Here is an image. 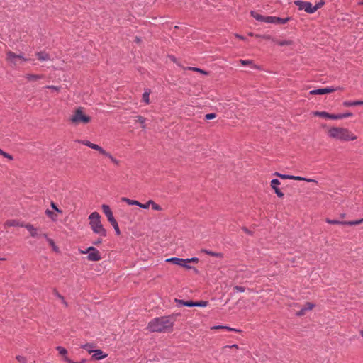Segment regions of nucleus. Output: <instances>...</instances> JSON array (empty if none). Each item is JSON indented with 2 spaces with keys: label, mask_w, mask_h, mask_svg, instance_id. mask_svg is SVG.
I'll return each mask as SVG.
<instances>
[{
  "label": "nucleus",
  "mask_w": 363,
  "mask_h": 363,
  "mask_svg": "<svg viewBox=\"0 0 363 363\" xmlns=\"http://www.w3.org/2000/svg\"><path fill=\"white\" fill-rule=\"evenodd\" d=\"M228 347H230V348H238V345H233L231 346H228Z\"/></svg>",
  "instance_id": "obj_61"
},
{
  "label": "nucleus",
  "mask_w": 363,
  "mask_h": 363,
  "mask_svg": "<svg viewBox=\"0 0 363 363\" xmlns=\"http://www.w3.org/2000/svg\"><path fill=\"white\" fill-rule=\"evenodd\" d=\"M352 116V113L350 112H347L342 114H333V116L331 117V119L333 120H338V119H342L347 117Z\"/></svg>",
  "instance_id": "obj_20"
},
{
  "label": "nucleus",
  "mask_w": 363,
  "mask_h": 363,
  "mask_svg": "<svg viewBox=\"0 0 363 363\" xmlns=\"http://www.w3.org/2000/svg\"><path fill=\"white\" fill-rule=\"evenodd\" d=\"M339 88L335 89V88H330V87L318 89H314V90L311 91L310 94L312 95L325 94L332 93V92L337 90Z\"/></svg>",
  "instance_id": "obj_11"
},
{
  "label": "nucleus",
  "mask_w": 363,
  "mask_h": 363,
  "mask_svg": "<svg viewBox=\"0 0 363 363\" xmlns=\"http://www.w3.org/2000/svg\"><path fill=\"white\" fill-rule=\"evenodd\" d=\"M121 201L125 202L128 205H130V206L135 205V206H139V205H140L139 201H138L136 200H132V199H130L126 197H122Z\"/></svg>",
  "instance_id": "obj_21"
},
{
  "label": "nucleus",
  "mask_w": 363,
  "mask_h": 363,
  "mask_svg": "<svg viewBox=\"0 0 363 363\" xmlns=\"http://www.w3.org/2000/svg\"><path fill=\"white\" fill-rule=\"evenodd\" d=\"M21 224L22 223H19L16 220H9L6 221L4 225L6 227H11V226H21Z\"/></svg>",
  "instance_id": "obj_26"
},
{
  "label": "nucleus",
  "mask_w": 363,
  "mask_h": 363,
  "mask_svg": "<svg viewBox=\"0 0 363 363\" xmlns=\"http://www.w3.org/2000/svg\"><path fill=\"white\" fill-rule=\"evenodd\" d=\"M208 304V301H201L195 302L194 306L206 307Z\"/></svg>",
  "instance_id": "obj_43"
},
{
  "label": "nucleus",
  "mask_w": 363,
  "mask_h": 363,
  "mask_svg": "<svg viewBox=\"0 0 363 363\" xmlns=\"http://www.w3.org/2000/svg\"><path fill=\"white\" fill-rule=\"evenodd\" d=\"M6 60L9 63L12 64L14 66L18 65L20 60L28 61V59L24 57L22 54L16 55L11 51L6 52Z\"/></svg>",
  "instance_id": "obj_6"
},
{
  "label": "nucleus",
  "mask_w": 363,
  "mask_h": 363,
  "mask_svg": "<svg viewBox=\"0 0 363 363\" xmlns=\"http://www.w3.org/2000/svg\"><path fill=\"white\" fill-rule=\"evenodd\" d=\"M186 264L187 263H190V262L198 263V262H199V259L196 258V257H193V258H190V259H186Z\"/></svg>",
  "instance_id": "obj_50"
},
{
  "label": "nucleus",
  "mask_w": 363,
  "mask_h": 363,
  "mask_svg": "<svg viewBox=\"0 0 363 363\" xmlns=\"http://www.w3.org/2000/svg\"><path fill=\"white\" fill-rule=\"evenodd\" d=\"M36 56L38 57V60L40 61H47L50 60V55L44 52H36Z\"/></svg>",
  "instance_id": "obj_19"
},
{
  "label": "nucleus",
  "mask_w": 363,
  "mask_h": 363,
  "mask_svg": "<svg viewBox=\"0 0 363 363\" xmlns=\"http://www.w3.org/2000/svg\"><path fill=\"white\" fill-rule=\"evenodd\" d=\"M234 289L236 290L238 292H244L245 289L242 286H235L234 287Z\"/></svg>",
  "instance_id": "obj_52"
},
{
  "label": "nucleus",
  "mask_w": 363,
  "mask_h": 363,
  "mask_svg": "<svg viewBox=\"0 0 363 363\" xmlns=\"http://www.w3.org/2000/svg\"><path fill=\"white\" fill-rule=\"evenodd\" d=\"M21 227L26 228L27 229V230L30 233V236L33 238H40V237L47 238V234L39 233L38 230L31 224H29V223L26 224V225L21 224Z\"/></svg>",
  "instance_id": "obj_7"
},
{
  "label": "nucleus",
  "mask_w": 363,
  "mask_h": 363,
  "mask_svg": "<svg viewBox=\"0 0 363 363\" xmlns=\"http://www.w3.org/2000/svg\"><path fill=\"white\" fill-rule=\"evenodd\" d=\"M289 21V18H281L276 16H267V23L276 24H285Z\"/></svg>",
  "instance_id": "obj_10"
},
{
  "label": "nucleus",
  "mask_w": 363,
  "mask_h": 363,
  "mask_svg": "<svg viewBox=\"0 0 363 363\" xmlns=\"http://www.w3.org/2000/svg\"><path fill=\"white\" fill-rule=\"evenodd\" d=\"M65 361L67 362V363H85L86 362V359H82L81 362H74L72 359H70L68 357H65Z\"/></svg>",
  "instance_id": "obj_47"
},
{
  "label": "nucleus",
  "mask_w": 363,
  "mask_h": 363,
  "mask_svg": "<svg viewBox=\"0 0 363 363\" xmlns=\"http://www.w3.org/2000/svg\"><path fill=\"white\" fill-rule=\"evenodd\" d=\"M135 121L140 123L142 125L143 128H145V118L144 117H143L141 116H137L135 117Z\"/></svg>",
  "instance_id": "obj_36"
},
{
  "label": "nucleus",
  "mask_w": 363,
  "mask_h": 363,
  "mask_svg": "<svg viewBox=\"0 0 363 363\" xmlns=\"http://www.w3.org/2000/svg\"><path fill=\"white\" fill-rule=\"evenodd\" d=\"M83 253H89L88 259L90 261H99L101 259V256L99 250L93 247H90L86 252Z\"/></svg>",
  "instance_id": "obj_8"
},
{
  "label": "nucleus",
  "mask_w": 363,
  "mask_h": 363,
  "mask_svg": "<svg viewBox=\"0 0 363 363\" xmlns=\"http://www.w3.org/2000/svg\"><path fill=\"white\" fill-rule=\"evenodd\" d=\"M274 191L277 196H279L280 198H282L284 196V194L281 192V191L279 189H276V190H274Z\"/></svg>",
  "instance_id": "obj_51"
},
{
  "label": "nucleus",
  "mask_w": 363,
  "mask_h": 363,
  "mask_svg": "<svg viewBox=\"0 0 363 363\" xmlns=\"http://www.w3.org/2000/svg\"><path fill=\"white\" fill-rule=\"evenodd\" d=\"M276 175L277 177H280L281 179H291V178H292V175L281 174L279 173H276Z\"/></svg>",
  "instance_id": "obj_46"
},
{
  "label": "nucleus",
  "mask_w": 363,
  "mask_h": 363,
  "mask_svg": "<svg viewBox=\"0 0 363 363\" xmlns=\"http://www.w3.org/2000/svg\"><path fill=\"white\" fill-rule=\"evenodd\" d=\"M295 4L298 7L300 10H304L306 12L308 13H315L323 4H318L315 6H313L310 2L303 1H296Z\"/></svg>",
  "instance_id": "obj_5"
},
{
  "label": "nucleus",
  "mask_w": 363,
  "mask_h": 363,
  "mask_svg": "<svg viewBox=\"0 0 363 363\" xmlns=\"http://www.w3.org/2000/svg\"><path fill=\"white\" fill-rule=\"evenodd\" d=\"M89 225L93 232L101 237H106L107 234L106 230L101 223V216L99 213L98 212L91 213L89 216Z\"/></svg>",
  "instance_id": "obj_3"
},
{
  "label": "nucleus",
  "mask_w": 363,
  "mask_h": 363,
  "mask_svg": "<svg viewBox=\"0 0 363 363\" xmlns=\"http://www.w3.org/2000/svg\"><path fill=\"white\" fill-rule=\"evenodd\" d=\"M240 62L241 65L245 66L249 65L253 68H256V66L253 64V61L250 60H240Z\"/></svg>",
  "instance_id": "obj_30"
},
{
  "label": "nucleus",
  "mask_w": 363,
  "mask_h": 363,
  "mask_svg": "<svg viewBox=\"0 0 363 363\" xmlns=\"http://www.w3.org/2000/svg\"><path fill=\"white\" fill-rule=\"evenodd\" d=\"M280 184V182L277 179H272L271 181V186L272 188L274 189V190H276V189H279L278 188V186Z\"/></svg>",
  "instance_id": "obj_38"
},
{
  "label": "nucleus",
  "mask_w": 363,
  "mask_h": 363,
  "mask_svg": "<svg viewBox=\"0 0 363 363\" xmlns=\"http://www.w3.org/2000/svg\"><path fill=\"white\" fill-rule=\"evenodd\" d=\"M216 329H225L228 331H235L238 332V330L235 328H230L228 326H223V325H218V326H213L211 328V330H216Z\"/></svg>",
  "instance_id": "obj_29"
},
{
  "label": "nucleus",
  "mask_w": 363,
  "mask_h": 363,
  "mask_svg": "<svg viewBox=\"0 0 363 363\" xmlns=\"http://www.w3.org/2000/svg\"><path fill=\"white\" fill-rule=\"evenodd\" d=\"M150 203V200H149L146 203H144V204L140 203L139 207L144 208V209H147L150 206H151V203Z\"/></svg>",
  "instance_id": "obj_48"
},
{
  "label": "nucleus",
  "mask_w": 363,
  "mask_h": 363,
  "mask_svg": "<svg viewBox=\"0 0 363 363\" xmlns=\"http://www.w3.org/2000/svg\"><path fill=\"white\" fill-rule=\"evenodd\" d=\"M166 262H171L174 264L178 265V266H182L184 265V264H186V259H181L177 257H171L166 259Z\"/></svg>",
  "instance_id": "obj_12"
},
{
  "label": "nucleus",
  "mask_w": 363,
  "mask_h": 363,
  "mask_svg": "<svg viewBox=\"0 0 363 363\" xmlns=\"http://www.w3.org/2000/svg\"><path fill=\"white\" fill-rule=\"evenodd\" d=\"M61 301H62V303L63 304L67 305V303H66V301H65V300L64 297H61Z\"/></svg>",
  "instance_id": "obj_60"
},
{
  "label": "nucleus",
  "mask_w": 363,
  "mask_h": 363,
  "mask_svg": "<svg viewBox=\"0 0 363 363\" xmlns=\"http://www.w3.org/2000/svg\"><path fill=\"white\" fill-rule=\"evenodd\" d=\"M43 77V75L39 74H27L26 76V78L30 82L36 81L38 79H42Z\"/></svg>",
  "instance_id": "obj_24"
},
{
  "label": "nucleus",
  "mask_w": 363,
  "mask_h": 363,
  "mask_svg": "<svg viewBox=\"0 0 363 363\" xmlns=\"http://www.w3.org/2000/svg\"><path fill=\"white\" fill-rule=\"evenodd\" d=\"M204 252L206 254L209 255L213 256V257H222V254L221 253H218V252H214L208 251V250H204Z\"/></svg>",
  "instance_id": "obj_41"
},
{
  "label": "nucleus",
  "mask_w": 363,
  "mask_h": 363,
  "mask_svg": "<svg viewBox=\"0 0 363 363\" xmlns=\"http://www.w3.org/2000/svg\"><path fill=\"white\" fill-rule=\"evenodd\" d=\"M188 69L193 70V71L197 72H200V73H202L206 75L208 74V72H206V71H204L200 68L189 67H188Z\"/></svg>",
  "instance_id": "obj_44"
},
{
  "label": "nucleus",
  "mask_w": 363,
  "mask_h": 363,
  "mask_svg": "<svg viewBox=\"0 0 363 363\" xmlns=\"http://www.w3.org/2000/svg\"><path fill=\"white\" fill-rule=\"evenodd\" d=\"M273 40L274 42H276L280 46H285V45H293V41L291 40Z\"/></svg>",
  "instance_id": "obj_25"
},
{
  "label": "nucleus",
  "mask_w": 363,
  "mask_h": 363,
  "mask_svg": "<svg viewBox=\"0 0 363 363\" xmlns=\"http://www.w3.org/2000/svg\"><path fill=\"white\" fill-rule=\"evenodd\" d=\"M82 143L86 146H88L89 147H90L93 150H95L99 152H101L103 150V148L101 146H99L96 144L92 143L88 140L82 141Z\"/></svg>",
  "instance_id": "obj_14"
},
{
  "label": "nucleus",
  "mask_w": 363,
  "mask_h": 363,
  "mask_svg": "<svg viewBox=\"0 0 363 363\" xmlns=\"http://www.w3.org/2000/svg\"><path fill=\"white\" fill-rule=\"evenodd\" d=\"M81 347L85 349L90 354L94 352L95 351V350H94V345L90 343L82 345H81Z\"/></svg>",
  "instance_id": "obj_27"
},
{
  "label": "nucleus",
  "mask_w": 363,
  "mask_h": 363,
  "mask_svg": "<svg viewBox=\"0 0 363 363\" xmlns=\"http://www.w3.org/2000/svg\"><path fill=\"white\" fill-rule=\"evenodd\" d=\"M57 297L59 298V299H61V297H63V296H61L60 294H57Z\"/></svg>",
  "instance_id": "obj_64"
},
{
  "label": "nucleus",
  "mask_w": 363,
  "mask_h": 363,
  "mask_svg": "<svg viewBox=\"0 0 363 363\" xmlns=\"http://www.w3.org/2000/svg\"><path fill=\"white\" fill-rule=\"evenodd\" d=\"M243 230H244L246 233H248V234H250V231H249L247 228H243Z\"/></svg>",
  "instance_id": "obj_63"
},
{
  "label": "nucleus",
  "mask_w": 363,
  "mask_h": 363,
  "mask_svg": "<svg viewBox=\"0 0 363 363\" xmlns=\"http://www.w3.org/2000/svg\"><path fill=\"white\" fill-rule=\"evenodd\" d=\"M16 359L20 363H28V360L26 357L21 356V355H17L16 357Z\"/></svg>",
  "instance_id": "obj_42"
},
{
  "label": "nucleus",
  "mask_w": 363,
  "mask_h": 363,
  "mask_svg": "<svg viewBox=\"0 0 363 363\" xmlns=\"http://www.w3.org/2000/svg\"><path fill=\"white\" fill-rule=\"evenodd\" d=\"M45 213L48 216H49L52 220H56L57 216L54 212L51 211L50 210L47 209L45 211Z\"/></svg>",
  "instance_id": "obj_35"
},
{
  "label": "nucleus",
  "mask_w": 363,
  "mask_h": 363,
  "mask_svg": "<svg viewBox=\"0 0 363 363\" xmlns=\"http://www.w3.org/2000/svg\"><path fill=\"white\" fill-rule=\"evenodd\" d=\"M48 242L49 243V245H50V247L52 248V250L55 251V252H58L59 251V248L58 247L55 245L54 240L50 238H48L47 236V238H45Z\"/></svg>",
  "instance_id": "obj_28"
},
{
  "label": "nucleus",
  "mask_w": 363,
  "mask_h": 363,
  "mask_svg": "<svg viewBox=\"0 0 363 363\" xmlns=\"http://www.w3.org/2000/svg\"><path fill=\"white\" fill-rule=\"evenodd\" d=\"M150 91H145L143 94V100L147 104H150Z\"/></svg>",
  "instance_id": "obj_37"
},
{
  "label": "nucleus",
  "mask_w": 363,
  "mask_h": 363,
  "mask_svg": "<svg viewBox=\"0 0 363 363\" xmlns=\"http://www.w3.org/2000/svg\"><path fill=\"white\" fill-rule=\"evenodd\" d=\"M101 208H102L103 213L106 215L108 221L111 224L114 223L115 221H116V220L113 217V212L111 210L109 206H108L106 204H103L101 206Z\"/></svg>",
  "instance_id": "obj_9"
},
{
  "label": "nucleus",
  "mask_w": 363,
  "mask_h": 363,
  "mask_svg": "<svg viewBox=\"0 0 363 363\" xmlns=\"http://www.w3.org/2000/svg\"><path fill=\"white\" fill-rule=\"evenodd\" d=\"M101 155L107 157L114 164L118 165L120 162L117 159H116L111 153L106 151L104 149L100 152Z\"/></svg>",
  "instance_id": "obj_16"
},
{
  "label": "nucleus",
  "mask_w": 363,
  "mask_h": 363,
  "mask_svg": "<svg viewBox=\"0 0 363 363\" xmlns=\"http://www.w3.org/2000/svg\"><path fill=\"white\" fill-rule=\"evenodd\" d=\"M362 223H363V218L359 219V220H353V221H345L344 223V225H357L361 224Z\"/></svg>",
  "instance_id": "obj_32"
},
{
  "label": "nucleus",
  "mask_w": 363,
  "mask_h": 363,
  "mask_svg": "<svg viewBox=\"0 0 363 363\" xmlns=\"http://www.w3.org/2000/svg\"><path fill=\"white\" fill-rule=\"evenodd\" d=\"M70 121L74 125L86 124L91 121V118L84 113L82 108H78L71 116Z\"/></svg>",
  "instance_id": "obj_4"
},
{
  "label": "nucleus",
  "mask_w": 363,
  "mask_h": 363,
  "mask_svg": "<svg viewBox=\"0 0 363 363\" xmlns=\"http://www.w3.org/2000/svg\"><path fill=\"white\" fill-rule=\"evenodd\" d=\"M107 357V354H104L102 350L98 349L95 350L93 352L92 359L96 360H100Z\"/></svg>",
  "instance_id": "obj_17"
},
{
  "label": "nucleus",
  "mask_w": 363,
  "mask_h": 363,
  "mask_svg": "<svg viewBox=\"0 0 363 363\" xmlns=\"http://www.w3.org/2000/svg\"><path fill=\"white\" fill-rule=\"evenodd\" d=\"M327 134L331 138L342 141L354 140L357 138L347 128L341 127H332L328 130Z\"/></svg>",
  "instance_id": "obj_2"
},
{
  "label": "nucleus",
  "mask_w": 363,
  "mask_h": 363,
  "mask_svg": "<svg viewBox=\"0 0 363 363\" xmlns=\"http://www.w3.org/2000/svg\"><path fill=\"white\" fill-rule=\"evenodd\" d=\"M291 179L298 180V181H306L307 182L317 183V181L313 179H308V178H304V177H301L299 176H292Z\"/></svg>",
  "instance_id": "obj_23"
},
{
  "label": "nucleus",
  "mask_w": 363,
  "mask_h": 363,
  "mask_svg": "<svg viewBox=\"0 0 363 363\" xmlns=\"http://www.w3.org/2000/svg\"><path fill=\"white\" fill-rule=\"evenodd\" d=\"M185 301H186L181 300V299H177V298L175 299V302L177 303H178L179 305H182V306H184Z\"/></svg>",
  "instance_id": "obj_56"
},
{
  "label": "nucleus",
  "mask_w": 363,
  "mask_h": 363,
  "mask_svg": "<svg viewBox=\"0 0 363 363\" xmlns=\"http://www.w3.org/2000/svg\"><path fill=\"white\" fill-rule=\"evenodd\" d=\"M235 36L236 38H238L240 39V40H244V39H245V38H244L243 36L240 35H238V34H235Z\"/></svg>",
  "instance_id": "obj_57"
},
{
  "label": "nucleus",
  "mask_w": 363,
  "mask_h": 363,
  "mask_svg": "<svg viewBox=\"0 0 363 363\" xmlns=\"http://www.w3.org/2000/svg\"><path fill=\"white\" fill-rule=\"evenodd\" d=\"M250 14H251V16H252L257 21L267 23V16H264L261 14H259L258 13H257L255 11H251Z\"/></svg>",
  "instance_id": "obj_18"
},
{
  "label": "nucleus",
  "mask_w": 363,
  "mask_h": 363,
  "mask_svg": "<svg viewBox=\"0 0 363 363\" xmlns=\"http://www.w3.org/2000/svg\"><path fill=\"white\" fill-rule=\"evenodd\" d=\"M150 203H151V207L153 210H155V211H162V207L160 205H158L157 203H156L154 201L150 200Z\"/></svg>",
  "instance_id": "obj_39"
},
{
  "label": "nucleus",
  "mask_w": 363,
  "mask_h": 363,
  "mask_svg": "<svg viewBox=\"0 0 363 363\" xmlns=\"http://www.w3.org/2000/svg\"><path fill=\"white\" fill-rule=\"evenodd\" d=\"M325 221L328 223L333 224V225H344V223L345 222V221H340L337 220H331L329 218H326Z\"/></svg>",
  "instance_id": "obj_34"
},
{
  "label": "nucleus",
  "mask_w": 363,
  "mask_h": 363,
  "mask_svg": "<svg viewBox=\"0 0 363 363\" xmlns=\"http://www.w3.org/2000/svg\"><path fill=\"white\" fill-rule=\"evenodd\" d=\"M182 267H183L186 269H188L191 268V267L188 265L187 264H184V265H182Z\"/></svg>",
  "instance_id": "obj_58"
},
{
  "label": "nucleus",
  "mask_w": 363,
  "mask_h": 363,
  "mask_svg": "<svg viewBox=\"0 0 363 363\" xmlns=\"http://www.w3.org/2000/svg\"><path fill=\"white\" fill-rule=\"evenodd\" d=\"M313 307L314 305L313 303L308 302L304 305L301 310L296 313V315L298 316L304 315L306 311L312 310Z\"/></svg>",
  "instance_id": "obj_13"
},
{
  "label": "nucleus",
  "mask_w": 363,
  "mask_h": 363,
  "mask_svg": "<svg viewBox=\"0 0 363 363\" xmlns=\"http://www.w3.org/2000/svg\"><path fill=\"white\" fill-rule=\"evenodd\" d=\"M0 155L4 157L5 158H7L9 160H13V157L11 155L4 152L1 149H0Z\"/></svg>",
  "instance_id": "obj_40"
},
{
  "label": "nucleus",
  "mask_w": 363,
  "mask_h": 363,
  "mask_svg": "<svg viewBox=\"0 0 363 363\" xmlns=\"http://www.w3.org/2000/svg\"><path fill=\"white\" fill-rule=\"evenodd\" d=\"M111 225L113 227L116 233L119 235L121 234V230L119 229L117 221H115L114 223H111Z\"/></svg>",
  "instance_id": "obj_45"
},
{
  "label": "nucleus",
  "mask_w": 363,
  "mask_h": 363,
  "mask_svg": "<svg viewBox=\"0 0 363 363\" xmlns=\"http://www.w3.org/2000/svg\"><path fill=\"white\" fill-rule=\"evenodd\" d=\"M51 206L52 208L55 210L57 212H59V213H61L62 211L57 207V206L55 205V203L52 202L51 203Z\"/></svg>",
  "instance_id": "obj_55"
},
{
  "label": "nucleus",
  "mask_w": 363,
  "mask_h": 363,
  "mask_svg": "<svg viewBox=\"0 0 363 363\" xmlns=\"http://www.w3.org/2000/svg\"><path fill=\"white\" fill-rule=\"evenodd\" d=\"M263 38L267 39V40H269L271 38H270L269 35H264V36H263Z\"/></svg>",
  "instance_id": "obj_62"
},
{
  "label": "nucleus",
  "mask_w": 363,
  "mask_h": 363,
  "mask_svg": "<svg viewBox=\"0 0 363 363\" xmlns=\"http://www.w3.org/2000/svg\"><path fill=\"white\" fill-rule=\"evenodd\" d=\"M56 350L58 351L59 354L63 357L64 359H65V357H67V350L65 348H64L61 346H57L56 347Z\"/></svg>",
  "instance_id": "obj_31"
},
{
  "label": "nucleus",
  "mask_w": 363,
  "mask_h": 363,
  "mask_svg": "<svg viewBox=\"0 0 363 363\" xmlns=\"http://www.w3.org/2000/svg\"><path fill=\"white\" fill-rule=\"evenodd\" d=\"M360 105V101H344L343 106L348 107V106H357Z\"/></svg>",
  "instance_id": "obj_33"
},
{
  "label": "nucleus",
  "mask_w": 363,
  "mask_h": 363,
  "mask_svg": "<svg viewBox=\"0 0 363 363\" xmlns=\"http://www.w3.org/2000/svg\"><path fill=\"white\" fill-rule=\"evenodd\" d=\"M313 115L315 116L324 117L329 119H331V117L333 116V114H330L325 111H315L313 112Z\"/></svg>",
  "instance_id": "obj_22"
},
{
  "label": "nucleus",
  "mask_w": 363,
  "mask_h": 363,
  "mask_svg": "<svg viewBox=\"0 0 363 363\" xmlns=\"http://www.w3.org/2000/svg\"><path fill=\"white\" fill-rule=\"evenodd\" d=\"M101 155L107 157L114 164L118 165L120 162L117 159H116L111 153L106 151L104 149L100 152Z\"/></svg>",
  "instance_id": "obj_15"
},
{
  "label": "nucleus",
  "mask_w": 363,
  "mask_h": 363,
  "mask_svg": "<svg viewBox=\"0 0 363 363\" xmlns=\"http://www.w3.org/2000/svg\"><path fill=\"white\" fill-rule=\"evenodd\" d=\"M61 301H62V303L63 304L67 305V303H66V301H65V300L64 297H61Z\"/></svg>",
  "instance_id": "obj_59"
},
{
  "label": "nucleus",
  "mask_w": 363,
  "mask_h": 363,
  "mask_svg": "<svg viewBox=\"0 0 363 363\" xmlns=\"http://www.w3.org/2000/svg\"><path fill=\"white\" fill-rule=\"evenodd\" d=\"M216 117V113H208L205 116V118L207 120H211V119L215 118Z\"/></svg>",
  "instance_id": "obj_49"
},
{
  "label": "nucleus",
  "mask_w": 363,
  "mask_h": 363,
  "mask_svg": "<svg viewBox=\"0 0 363 363\" xmlns=\"http://www.w3.org/2000/svg\"><path fill=\"white\" fill-rule=\"evenodd\" d=\"M175 320L174 315L155 318L149 322L147 328L152 333H167L172 330Z\"/></svg>",
  "instance_id": "obj_1"
},
{
  "label": "nucleus",
  "mask_w": 363,
  "mask_h": 363,
  "mask_svg": "<svg viewBox=\"0 0 363 363\" xmlns=\"http://www.w3.org/2000/svg\"><path fill=\"white\" fill-rule=\"evenodd\" d=\"M46 88L48 89H52L54 91H60V87L58 86H47Z\"/></svg>",
  "instance_id": "obj_54"
},
{
  "label": "nucleus",
  "mask_w": 363,
  "mask_h": 363,
  "mask_svg": "<svg viewBox=\"0 0 363 363\" xmlns=\"http://www.w3.org/2000/svg\"><path fill=\"white\" fill-rule=\"evenodd\" d=\"M194 304H195V302L191 301H185L184 306H188V307H192V306H194Z\"/></svg>",
  "instance_id": "obj_53"
}]
</instances>
